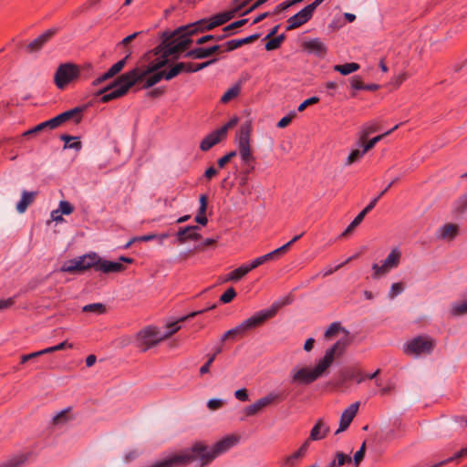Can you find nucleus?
Listing matches in <instances>:
<instances>
[{
    "label": "nucleus",
    "instance_id": "64",
    "mask_svg": "<svg viewBox=\"0 0 467 467\" xmlns=\"http://www.w3.org/2000/svg\"><path fill=\"white\" fill-rule=\"evenodd\" d=\"M466 210H467V192L459 199L458 205H457L458 212L463 213Z\"/></svg>",
    "mask_w": 467,
    "mask_h": 467
},
{
    "label": "nucleus",
    "instance_id": "50",
    "mask_svg": "<svg viewBox=\"0 0 467 467\" xmlns=\"http://www.w3.org/2000/svg\"><path fill=\"white\" fill-rule=\"evenodd\" d=\"M467 313V302L463 301L455 304L451 308V314L453 316H461Z\"/></svg>",
    "mask_w": 467,
    "mask_h": 467
},
{
    "label": "nucleus",
    "instance_id": "28",
    "mask_svg": "<svg viewBox=\"0 0 467 467\" xmlns=\"http://www.w3.org/2000/svg\"><path fill=\"white\" fill-rule=\"evenodd\" d=\"M37 194L36 192H27L24 191L22 192L21 200L17 202L16 210L18 213H23L26 212L27 207L33 203L36 195Z\"/></svg>",
    "mask_w": 467,
    "mask_h": 467
},
{
    "label": "nucleus",
    "instance_id": "60",
    "mask_svg": "<svg viewBox=\"0 0 467 467\" xmlns=\"http://www.w3.org/2000/svg\"><path fill=\"white\" fill-rule=\"evenodd\" d=\"M114 78L110 73L109 71H106L104 74L100 75L99 77H98L97 78H95L93 81H92V86L93 87H98L99 85H101L103 82L110 79Z\"/></svg>",
    "mask_w": 467,
    "mask_h": 467
},
{
    "label": "nucleus",
    "instance_id": "6",
    "mask_svg": "<svg viewBox=\"0 0 467 467\" xmlns=\"http://www.w3.org/2000/svg\"><path fill=\"white\" fill-rule=\"evenodd\" d=\"M253 127L251 121L247 120L244 122L236 134V141L238 144L239 153L243 162L246 165L254 161V157L251 151V135Z\"/></svg>",
    "mask_w": 467,
    "mask_h": 467
},
{
    "label": "nucleus",
    "instance_id": "23",
    "mask_svg": "<svg viewBox=\"0 0 467 467\" xmlns=\"http://www.w3.org/2000/svg\"><path fill=\"white\" fill-rule=\"evenodd\" d=\"M125 266L120 262H112L104 260L99 257V263L98 264L97 271L103 273H119L125 270Z\"/></svg>",
    "mask_w": 467,
    "mask_h": 467
},
{
    "label": "nucleus",
    "instance_id": "9",
    "mask_svg": "<svg viewBox=\"0 0 467 467\" xmlns=\"http://www.w3.org/2000/svg\"><path fill=\"white\" fill-rule=\"evenodd\" d=\"M400 251L398 248L392 249L391 252L387 256V258L382 262L381 265L378 264L372 265V277L374 279H378L381 275L387 274L390 269L396 268L400 263Z\"/></svg>",
    "mask_w": 467,
    "mask_h": 467
},
{
    "label": "nucleus",
    "instance_id": "31",
    "mask_svg": "<svg viewBox=\"0 0 467 467\" xmlns=\"http://www.w3.org/2000/svg\"><path fill=\"white\" fill-rule=\"evenodd\" d=\"M399 127V124H397L396 126H394L392 129H390L389 130L384 132L383 134H380V135H378L374 138H372L371 140H369L368 141H364V144H362L359 140H358V145L361 146L362 148H364V151H368L370 150L372 148H374V146L379 142L384 137L389 135L393 130H397Z\"/></svg>",
    "mask_w": 467,
    "mask_h": 467
},
{
    "label": "nucleus",
    "instance_id": "53",
    "mask_svg": "<svg viewBox=\"0 0 467 467\" xmlns=\"http://www.w3.org/2000/svg\"><path fill=\"white\" fill-rule=\"evenodd\" d=\"M60 213L65 215L71 214L74 212V206L67 201H61L58 208Z\"/></svg>",
    "mask_w": 467,
    "mask_h": 467
},
{
    "label": "nucleus",
    "instance_id": "13",
    "mask_svg": "<svg viewBox=\"0 0 467 467\" xmlns=\"http://www.w3.org/2000/svg\"><path fill=\"white\" fill-rule=\"evenodd\" d=\"M317 379L313 368H294L291 371V382L296 385H310Z\"/></svg>",
    "mask_w": 467,
    "mask_h": 467
},
{
    "label": "nucleus",
    "instance_id": "43",
    "mask_svg": "<svg viewBox=\"0 0 467 467\" xmlns=\"http://www.w3.org/2000/svg\"><path fill=\"white\" fill-rule=\"evenodd\" d=\"M367 151H364V148L361 150H358V149L351 150V152L349 153L348 157L347 158V161H346L345 164L346 165H351V164L357 162L358 161H359L363 157V155Z\"/></svg>",
    "mask_w": 467,
    "mask_h": 467
},
{
    "label": "nucleus",
    "instance_id": "49",
    "mask_svg": "<svg viewBox=\"0 0 467 467\" xmlns=\"http://www.w3.org/2000/svg\"><path fill=\"white\" fill-rule=\"evenodd\" d=\"M341 329H343V327H341L340 323L334 322L327 327L324 336L326 338H330L337 334Z\"/></svg>",
    "mask_w": 467,
    "mask_h": 467
},
{
    "label": "nucleus",
    "instance_id": "39",
    "mask_svg": "<svg viewBox=\"0 0 467 467\" xmlns=\"http://www.w3.org/2000/svg\"><path fill=\"white\" fill-rule=\"evenodd\" d=\"M131 56V51L129 50V52L127 53V55L122 58L120 59L119 61H118L117 63H115L114 65H112L108 70L109 71V73L115 77L117 74H119L122 69L123 67H125L128 59L130 58V57Z\"/></svg>",
    "mask_w": 467,
    "mask_h": 467
},
{
    "label": "nucleus",
    "instance_id": "25",
    "mask_svg": "<svg viewBox=\"0 0 467 467\" xmlns=\"http://www.w3.org/2000/svg\"><path fill=\"white\" fill-rule=\"evenodd\" d=\"M304 48L311 53H314L317 57H324L327 54V47L318 38H314L304 43Z\"/></svg>",
    "mask_w": 467,
    "mask_h": 467
},
{
    "label": "nucleus",
    "instance_id": "27",
    "mask_svg": "<svg viewBox=\"0 0 467 467\" xmlns=\"http://www.w3.org/2000/svg\"><path fill=\"white\" fill-rule=\"evenodd\" d=\"M308 450L307 442H303L299 449L292 453L291 455L285 457L284 465L285 467H295L297 461L304 457Z\"/></svg>",
    "mask_w": 467,
    "mask_h": 467
},
{
    "label": "nucleus",
    "instance_id": "45",
    "mask_svg": "<svg viewBox=\"0 0 467 467\" xmlns=\"http://www.w3.org/2000/svg\"><path fill=\"white\" fill-rule=\"evenodd\" d=\"M247 22H248L247 18H243V19L234 21L233 23H231L230 25L224 26L223 28V31L224 32V34L234 33V35L235 34L234 30L244 26Z\"/></svg>",
    "mask_w": 467,
    "mask_h": 467
},
{
    "label": "nucleus",
    "instance_id": "18",
    "mask_svg": "<svg viewBox=\"0 0 467 467\" xmlns=\"http://www.w3.org/2000/svg\"><path fill=\"white\" fill-rule=\"evenodd\" d=\"M329 431L330 429L325 421L322 419H318L311 429L308 438L304 442H307L309 446L311 441L325 439L329 433Z\"/></svg>",
    "mask_w": 467,
    "mask_h": 467
},
{
    "label": "nucleus",
    "instance_id": "41",
    "mask_svg": "<svg viewBox=\"0 0 467 467\" xmlns=\"http://www.w3.org/2000/svg\"><path fill=\"white\" fill-rule=\"evenodd\" d=\"M365 215L364 213H359L354 220L349 223V225L345 229V231L341 234L342 237L348 236L349 234L352 233V231L358 226L361 222L364 220Z\"/></svg>",
    "mask_w": 467,
    "mask_h": 467
},
{
    "label": "nucleus",
    "instance_id": "32",
    "mask_svg": "<svg viewBox=\"0 0 467 467\" xmlns=\"http://www.w3.org/2000/svg\"><path fill=\"white\" fill-rule=\"evenodd\" d=\"M234 16V11L232 10L218 13L212 16V19L213 21V25L215 26V27L223 26L231 19H233Z\"/></svg>",
    "mask_w": 467,
    "mask_h": 467
},
{
    "label": "nucleus",
    "instance_id": "15",
    "mask_svg": "<svg viewBox=\"0 0 467 467\" xmlns=\"http://www.w3.org/2000/svg\"><path fill=\"white\" fill-rule=\"evenodd\" d=\"M314 11L312 7L307 5L303 9H301L298 13L292 16L287 19V26H286V31H290L293 29H296L302 25L308 22L314 16Z\"/></svg>",
    "mask_w": 467,
    "mask_h": 467
},
{
    "label": "nucleus",
    "instance_id": "12",
    "mask_svg": "<svg viewBox=\"0 0 467 467\" xmlns=\"http://www.w3.org/2000/svg\"><path fill=\"white\" fill-rule=\"evenodd\" d=\"M304 233L298 234V235H296L294 236L289 242H287L286 244H285L284 245L280 246L279 248L265 254V255H262V256H259L257 258H255L254 261H252V267H258L259 265L265 264V262L267 261H270V260H275V259H277L279 258L280 256H282L283 254H285L288 250L289 248L291 247V245L296 243V241H298L302 236H303Z\"/></svg>",
    "mask_w": 467,
    "mask_h": 467
},
{
    "label": "nucleus",
    "instance_id": "24",
    "mask_svg": "<svg viewBox=\"0 0 467 467\" xmlns=\"http://www.w3.org/2000/svg\"><path fill=\"white\" fill-rule=\"evenodd\" d=\"M459 234V225L456 223H445L438 231V238L452 241Z\"/></svg>",
    "mask_w": 467,
    "mask_h": 467
},
{
    "label": "nucleus",
    "instance_id": "51",
    "mask_svg": "<svg viewBox=\"0 0 467 467\" xmlns=\"http://www.w3.org/2000/svg\"><path fill=\"white\" fill-rule=\"evenodd\" d=\"M236 156V151L232 150L226 153L224 156L217 160V165L219 169H223L234 157Z\"/></svg>",
    "mask_w": 467,
    "mask_h": 467
},
{
    "label": "nucleus",
    "instance_id": "36",
    "mask_svg": "<svg viewBox=\"0 0 467 467\" xmlns=\"http://www.w3.org/2000/svg\"><path fill=\"white\" fill-rule=\"evenodd\" d=\"M71 410V407H67L55 415L52 419V422L54 425L65 424L72 418L68 416L69 411Z\"/></svg>",
    "mask_w": 467,
    "mask_h": 467
},
{
    "label": "nucleus",
    "instance_id": "4",
    "mask_svg": "<svg viewBox=\"0 0 467 467\" xmlns=\"http://www.w3.org/2000/svg\"><path fill=\"white\" fill-rule=\"evenodd\" d=\"M349 344V337H344L337 340L332 347L326 350L324 357L321 359H319L316 367L313 368L318 379L333 364V361L336 357L338 358L344 354Z\"/></svg>",
    "mask_w": 467,
    "mask_h": 467
},
{
    "label": "nucleus",
    "instance_id": "33",
    "mask_svg": "<svg viewBox=\"0 0 467 467\" xmlns=\"http://www.w3.org/2000/svg\"><path fill=\"white\" fill-rule=\"evenodd\" d=\"M149 77L145 79V82L144 84L142 85L141 88H144V89H148L151 87H153L154 85H156L158 82H160L163 78V73L162 71H159V69L150 73L148 75Z\"/></svg>",
    "mask_w": 467,
    "mask_h": 467
},
{
    "label": "nucleus",
    "instance_id": "19",
    "mask_svg": "<svg viewBox=\"0 0 467 467\" xmlns=\"http://www.w3.org/2000/svg\"><path fill=\"white\" fill-rule=\"evenodd\" d=\"M360 371L356 370L354 368H344L339 371L337 379L330 381L328 385L332 386L334 389H341L346 381L355 379Z\"/></svg>",
    "mask_w": 467,
    "mask_h": 467
},
{
    "label": "nucleus",
    "instance_id": "3",
    "mask_svg": "<svg viewBox=\"0 0 467 467\" xmlns=\"http://www.w3.org/2000/svg\"><path fill=\"white\" fill-rule=\"evenodd\" d=\"M167 58L168 57H163V60L153 66L148 67L146 69L135 67L126 73L121 74L120 76L117 77L111 83L99 89L98 94L108 92L113 88L118 87L122 94L127 95L129 90L136 84L143 81L147 75L162 67L167 63Z\"/></svg>",
    "mask_w": 467,
    "mask_h": 467
},
{
    "label": "nucleus",
    "instance_id": "56",
    "mask_svg": "<svg viewBox=\"0 0 467 467\" xmlns=\"http://www.w3.org/2000/svg\"><path fill=\"white\" fill-rule=\"evenodd\" d=\"M294 5L293 3L291 2V0H286V1H284L282 2L281 4L277 5L275 9L273 10V12H271V15L272 16H275V15H278L280 14L281 12L286 10L287 8H289L290 6Z\"/></svg>",
    "mask_w": 467,
    "mask_h": 467
},
{
    "label": "nucleus",
    "instance_id": "2",
    "mask_svg": "<svg viewBox=\"0 0 467 467\" xmlns=\"http://www.w3.org/2000/svg\"><path fill=\"white\" fill-rule=\"evenodd\" d=\"M290 303L291 300L287 296L281 302L273 303L269 308L256 312L254 316L244 320L235 327L226 331L221 337V344L225 342L227 339L234 340L236 338L244 337L247 332L262 326L266 320L274 317L283 306Z\"/></svg>",
    "mask_w": 467,
    "mask_h": 467
},
{
    "label": "nucleus",
    "instance_id": "54",
    "mask_svg": "<svg viewBox=\"0 0 467 467\" xmlns=\"http://www.w3.org/2000/svg\"><path fill=\"white\" fill-rule=\"evenodd\" d=\"M296 117V112L291 111L286 116L283 117L276 124L277 128L284 129L287 127L293 120V119Z\"/></svg>",
    "mask_w": 467,
    "mask_h": 467
},
{
    "label": "nucleus",
    "instance_id": "44",
    "mask_svg": "<svg viewBox=\"0 0 467 467\" xmlns=\"http://www.w3.org/2000/svg\"><path fill=\"white\" fill-rule=\"evenodd\" d=\"M182 66H180L179 63L173 65L169 70H161L163 73V78L166 80H171L179 74L182 73L181 67Z\"/></svg>",
    "mask_w": 467,
    "mask_h": 467
},
{
    "label": "nucleus",
    "instance_id": "16",
    "mask_svg": "<svg viewBox=\"0 0 467 467\" xmlns=\"http://www.w3.org/2000/svg\"><path fill=\"white\" fill-rule=\"evenodd\" d=\"M198 225H189L186 227H180L176 233L177 242L182 244L187 241H198L202 238V235L198 233L200 230Z\"/></svg>",
    "mask_w": 467,
    "mask_h": 467
},
{
    "label": "nucleus",
    "instance_id": "38",
    "mask_svg": "<svg viewBox=\"0 0 467 467\" xmlns=\"http://www.w3.org/2000/svg\"><path fill=\"white\" fill-rule=\"evenodd\" d=\"M233 35H234V33H228V34H223V35H204L196 40V44L202 45V44L212 41V40L219 42V41H222L224 38H226L230 36H233Z\"/></svg>",
    "mask_w": 467,
    "mask_h": 467
},
{
    "label": "nucleus",
    "instance_id": "55",
    "mask_svg": "<svg viewBox=\"0 0 467 467\" xmlns=\"http://www.w3.org/2000/svg\"><path fill=\"white\" fill-rule=\"evenodd\" d=\"M365 83L359 76H353L350 78V87L355 90H364Z\"/></svg>",
    "mask_w": 467,
    "mask_h": 467
},
{
    "label": "nucleus",
    "instance_id": "20",
    "mask_svg": "<svg viewBox=\"0 0 467 467\" xmlns=\"http://www.w3.org/2000/svg\"><path fill=\"white\" fill-rule=\"evenodd\" d=\"M358 402H355L348 406L341 414L340 420H339V427L336 431V434H338L341 431H346L350 423L352 422L353 419L355 418L358 410Z\"/></svg>",
    "mask_w": 467,
    "mask_h": 467
},
{
    "label": "nucleus",
    "instance_id": "46",
    "mask_svg": "<svg viewBox=\"0 0 467 467\" xmlns=\"http://www.w3.org/2000/svg\"><path fill=\"white\" fill-rule=\"evenodd\" d=\"M240 92V88L238 86H234L229 88L221 98V102L227 103L234 98H235Z\"/></svg>",
    "mask_w": 467,
    "mask_h": 467
},
{
    "label": "nucleus",
    "instance_id": "37",
    "mask_svg": "<svg viewBox=\"0 0 467 467\" xmlns=\"http://www.w3.org/2000/svg\"><path fill=\"white\" fill-rule=\"evenodd\" d=\"M379 130V126L377 123H371V124L364 125L363 128H362V130L360 132L359 141L362 144H364V141L367 140L368 136L371 133L378 131Z\"/></svg>",
    "mask_w": 467,
    "mask_h": 467
},
{
    "label": "nucleus",
    "instance_id": "35",
    "mask_svg": "<svg viewBox=\"0 0 467 467\" xmlns=\"http://www.w3.org/2000/svg\"><path fill=\"white\" fill-rule=\"evenodd\" d=\"M113 88L114 89L109 93L104 92V93L100 94L101 97L99 98V102L108 103L111 100L119 99V98H122L125 96L124 94H122V92L119 90V88L118 87H115ZM96 95L99 96V94H98V93Z\"/></svg>",
    "mask_w": 467,
    "mask_h": 467
},
{
    "label": "nucleus",
    "instance_id": "22",
    "mask_svg": "<svg viewBox=\"0 0 467 467\" xmlns=\"http://www.w3.org/2000/svg\"><path fill=\"white\" fill-rule=\"evenodd\" d=\"M34 453L32 451H27L24 453H19L12 456L5 462L0 464V467H23L31 457H33Z\"/></svg>",
    "mask_w": 467,
    "mask_h": 467
},
{
    "label": "nucleus",
    "instance_id": "26",
    "mask_svg": "<svg viewBox=\"0 0 467 467\" xmlns=\"http://www.w3.org/2000/svg\"><path fill=\"white\" fill-rule=\"evenodd\" d=\"M223 139H224L223 135L215 130L202 139L200 143V149L202 151H207L219 143Z\"/></svg>",
    "mask_w": 467,
    "mask_h": 467
},
{
    "label": "nucleus",
    "instance_id": "52",
    "mask_svg": "<svg viewBox=\"0 0 467 467\" xmlns=\"http://www.w3.org/2000/svg\"><path fill=\"white\" fill-rule=\"evenodd\" d=\"M366 452V442L364 441L358 451H356L353 461L356 466H358L363 461Z\"/></svg>",
    "mask_w": 467,
    "mask_h": 467
},
{
    "label": "nucleus",
    "instance_id": "14",
    "mask_svg": "<svg viewBox=\"0 0 467 467\" xmlns=\"http://www.w3.org/2000/svg\"><path fill=\"white\" fill-rule=\"evenodd\" d=\"M83 111L84 107H75L52 118L56 129L68 120H73L75 124H79L83 119Z\"/></svg>",
    "mask_w": 467,
    "mask_h": 467
},
{
    "label": "nucleus",
    "instance_id": "61",
    "mask_svg": "<svg viewBox=\"0 0 467 467\" xmlns=\"http://www.w3.org/2000/svg\"><path fill=\"white\" fill-rule=\"evenodd\" d=\"M336 462L337 463V465H339V467L343 466L346 462H351V457L348 456V454H345L341 451H337L336 453Z\"/></svg>",
    "mask_w": 467,
    "mask_h": 467
},
{
    "label": "nucleus",
    "instance_id": "21",
    "mask_svg": "<svg viewBox=\"0 0 467 467\" xmlns=\"http://www.w3.org/2000/svg\"><path fill=\"white\" fill-rule=\"evenodd\" d=\"M221 45H213L209 47H195L186 52L184 57L192 59H203L211 57L221 49Z\"/></svg>",
    "mask_w": 467,
    "mask_h": 467
},
{
    "label": "nucleus",
    "instance_id": "11",
    "mask_svg": "<svg viewBox=\"0 0 467 467\" xmlns=\"http://www.w3.org/2000/svg\"><path fill=\"white\" fill-rule=\"evenodd\" d=\"M283 400V397L280 394L271 392L268 395L259 399L254 403L244 408V412L246 417H251L257 414L264 408Z\"/></svg>",
    "mask_w": 467,
    "mask_h": 467
},
{
    "label": "nucleus",
    "instance_id": "7",
    "mask_svg": "<svg viewBox=\"0 0 467 467\" xmlns=\"http://www.w3.org/2000/svg\"><path fill=\"white\" fill-rule=\"evenodd\" d=\"M99 263V256L96 253H89L65 262L61 271L67 273L83 272L92 267L97 271Z\"/></svg>",
    "mask_w": 467,
    "mask_h": 467
},
{
    "label": "nucleus",
    "instance_id": "58",
    "mask_svg": "<svg viewBox=\"0 0 467 467\" xmlns=\"http://www.w3.org/2000/svg\"><path fill=\"white\" fill-rule=\"evenodd\" d=\"M222 47L224 48L223 49L224 51L231 52V51H234L241 47H240L239 39H232V40L225 42L223 45H222Z\"/></svg>",
    "mask_w": 467,
    "mask_h": 467
},
{
    "label": "nucleus",
    "instance_id": "5",
    "mask_svg": "<svg viewBox=\"0 0 467 467\" xmlns=\"http://www.w3.org/2000/svg\"><path fill=\"white\" fill-rule=\"evenodd\" d=\"M82 76V68L71 62L58 66L54 75V82L58 89L63 90L70 83L79 79Z\"/></svg>",
    "mask_w": 467,
    "mask_h": 467
},
{
    "label": "nucleus",
    "instance_id": "29",
    "mask_svg": "<svg viewBox=\"0 0 467 467\" xmlns=\"http://www.w3.org/2000/svg\"><path fill=\"white\" fill-rule=\"evenodd\" d=\"M255 267H252V262L249 265H243L236 269L230 272L227 275L226 281H239L245 275H247L250 271L254 269Z\"/></svg>",
    "mask_w": 467,
    "mask_h": 467
},
{
    "label": "nucleus",
    "instance_id": "8",
    "mask_svg": "<svg viewBox=\"0 0 467 467\" xmlns=\"http://www.w3.org/2000/svg\"><path fill=\"white\" fill-rule=\"evenodd\" d=\"M434 347V339L428 336H418L404 344L403 352L406 355H426L431 354Z\"/></svg>",
    "mask_w": 467,
    "mask_h": 467
},
{
    "label": "nucleus",
    "instance_id": "17",
    "mask_svg": "<svg viewBox=\"0 0 467 467\" xmlns=\"http://www.w3.org/2000/svg\"><path fill=\"white\" fill-rule=\"evenodd\" d=\"M58 32V28L52 27L45 31L43 34L39 35L36 38L31 41L26 49L28 52H36L39 51L46 43H47Z\"/></svg>",
    "mask_w": 467,
    "mask_h": 467
},
{
    "label": "nucleus",
    "instance_id": "59",
    "mask_svg": "<svg viewBox=\"0 0 467 467\" xmlns=\"http://www.w3.org/2000/svg\"><path fill=\"white\" fill-rule=\"evenodd\" d=\"M319 102V98L317 97H311V98H308L307 99L304 100L297 108V110L299 112H302L304 111L306 107L310 106V105H314V104H317Z\"/></svg>",
    "mask_w": 467,
    "mask_h": 467
},
{
    "label": "nucleus",
    "instance_id": "42",
    "mask_svg": "<svg viewBox=\"0 0 467 467\" xmlns=\"http://www.w3.org/2000/svg\"><path fill=\"white\" fill-rule=\"evenodd\" d=\"M285 38V34H281L274 38L268 40L265 44V49L267 51L277 49Z\"/></svg>",
    "mask_w": 467,
    "mask_h": 467
},
{
    "label": "nucleus",
    "instance_id": "62",
    "mask_svg": "<svg viewBox=\"0 0 467 467\" xmlns=\"http://www.w3.org/2000/svg\"><path fill=\"white\" fill-rule=\"evenodd\" d=\"M179 322H173V323H171L168 325L167 328H168V331L166 332V334L163 336V338L165 337H171L172 336L173 334H175L177 331L180 330L181 327L179 326L178 324Z\"/></svg>",
    "mask_w": 467,
    "mask_h": 467
},
{
    "label": "nucleus",
    "instance_id": "57",
    "mask_svg": "<svg viewBox=\"0 0 467 467\" xmlns=\"http://www.w3.org/2000/svg\"><path fill=\"white\" fill-rule=\"evenodd\" d=\"M404 289L402 283H393L389 292V298L396 297Z\"/></svg>",
    "mask_w": 467,
    "mask_h": 467
},
{
    "label": "nucleus",
    "instance_id": "10",
    "mask_svg": "<svg viewBox=\"0 0 467 467\" xmlns=\"http://www.w3.org/2000/svg\"><path fill=\"white\" fill-rule=\"evenodd\" d=\"M139 347L142 351H147L163 339L155 327H147L138 333Z\"/></svg>",
    "mask_w": 467,
    "mask_h": 467
},
{
    "label": "nucleus",
    "instance_id": "48",
    "mask_svg": "<svg viewBox=\"0 0 467 467\" xmlns=\"http://www.w3.org/2000/svg\"><path fill=\"white\" fill-rule=\"evenodd\" d=\"M236 296V291L234 287H229L221 296L220 302L223 304H228L232 302Z\"/></svg>",
    "mask_w": 467,
    "mask_h": 467
},
{
    "label": "nucleus",
    "instance_id": "30",
    "mask_svg": "<svg viewBox=\"0 0 467 467\" xmlns=\"http://www.w3.org/2000/svg\"><path fill=\"white\" fill-rule=\"evenodd\" d=\"M56 129L54 123H53V120L52 119H48V120H46L44 122H41L37 125H36L35 127H33L32 129H29L27 130H26L22 136L23 137H27V136H30V135H35V134H37L45 130H54Z\"/></svg>",
    "mask_w": 467,
    "mask_h": 467
},
{
    "label": "nucleus",
    "instance_id": "47",
    "mask_svg": "<svg viewBox=\"0 0 467 467\" xmlns=\"http://www.w3.org/2000/svg\"><path fill=\"white\" fill-rule=\"evenodd\" d=\"M239 121L238 117L234 116L227 123H225L223 126H222L220 129H217V130L223 135V138L226 137L227 131L237 125Z\"/></svg>",
    "mask_w": 467,
    "mask_h": 467
},
{
    "label": "nucleus",
    "instance_id": "40",
    "mask_svg": "<svg viewBox=\"0 0 467 467\" xmlns=\"http://www.w3.org/2000/svg\"><path fill=\"white\" fill-rule=\"evenodd\" d=\"M82 311L101 315L107 312V308L106 306L101 303H93L84 306Z\"/></svg>",
    "mask_w": 467,
    "mask_h": 467
},
{
    "label": "nucleus",
    "instance_id": "34",
    "mask_svg": "<svg viewBox=\"0 0 467 467\" xmlns=\"http://www.w3.org/2000/svg\"><path fill=\"white\" fill-rule=\"evenodd\" d=\"M360 67L359 64L351 62V63H346L343 65H336L334 66V70L337 72H339L343 76L349 75L353 72H356Z\"/></svg>",
    "mask_w": 467,
    "mask_h": 467
},
{
    "label": "nucleus",
    "instance_id": "63",
    "mask_svg": "<svg viewBox=\"0 0 467 467\" xmlns=\"http://www.w3.org/2000/svg\"><path fill=\"white\" fill-rule=\"evenodd\" d=\"M464 457H467V446L465 448L461 449L456 453H454L453 456L446 459V461H449V462H451L453 461L460 460Z\"/></svg>",
    "mask_w": 467,
    "mask_h": 467
},
{
    "label": "nucleus",
    "instance_id": "1",
    "mask_svg": "<svg viewBox=\"0 0 467 467\" xmlns=\"http://www.w3.org/2000/svg\"><path fill=\"white\" fill-rule=\"evenodd\" d=\"M213 24V21L210 17L186 26H181L173 32L164 31L161 34V44L154 49L155 55L161 54L162 57H169L185 51L192 43V36L215 28Z\"/></svg>",
    "mask_w": 467,
    "mask_h": 467
}]
</instances>
